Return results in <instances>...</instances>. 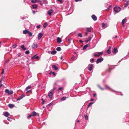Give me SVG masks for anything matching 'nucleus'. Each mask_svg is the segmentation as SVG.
I'll list each match as a JSON object with an SVG mask.
<instances>
[{
    "mask_svg": "<svg viewBox=\"0 0 129 129\" xmlns=\"http://www.w3.org/2000/svg\"><path fill=\"white\" fill-rule=\"evenodd\" d=\"M22 97L21 96H19L18 97V98L17 99V101L19 100H21V99H22Z\"/></svg>",
    "mask_w": 129,
    "mask_h": 129,
    "instance_id": "obj_29",
    "label": "nucleus"
},
{
    "mask_svg": "<svg viewBox=\"0 0 129 129\" xmlns=\"http://www.w3.org/2000/svg\"><path fill=\"white\" fill-rule=\"evenodd\" d=\"M9 107L10 108H12L14 106V105L12 104H9L8 105Z\"/></svg>",
    "mask_w": 129,
    "mask_h": 129,
    "instance_id": "obj_25",
    "label": "nucleus"
},
{
    "mask_svg": "<svg viewBox=\"0 0 129 129\" xmlns=\"http://www.w3.org/2000/svg\"><path fill=\"white\" fill-rule=\"evenodd\" d=\"M57 43L58 44L60 43L61 42V40L60 38L59 37H58L57 39Z\"/></svg>",
    "mask_w": 129,
    "mask_h": 129,
    "instance_id": "obj_12",
    "label": "nucleus"
},
{
    "mask_svg": "<svg viewBox=\"0 0 129 129\" xmlns=\"http://www.w3.org/2000/svg\"><path fill=\"white\" fill-rule=\"evenodd\" d=\"M34 58H35L36 59H39V57L37 55H36L31 57V59L33 60L34 59Z\"/></svg>",
    "mask_w": 129,
    "mask_h": 129,
    "instance_id": "obj_6",
    "label": "nucleus"
},
{
    "mask_svg": "<svg viewBox=\"0 0 129 129\" xmlns=\"http://www.w3.org/2000/svg\"><path fill=\"white\" fill-rule=\"evenodd\" d=\"M89 67L88 68V70L89 71H91L92 69L93 66L92 64H89Z\"/></svg>",
    "mask_w": 129,
    "mask_h": 129,
    "instance_id": "obj_10",
    "label": "nucleus"
},
{
    "mask_svg": "<svg viewBox=\"0 0 129 129\" xmlns=\"http://www.w3.org/2000/svg\"><path fill=\"white\" fill-rule=\"evenodd\" d=\"M84 117H85V119L86 120H88V116L87 115H85Z\"/></svg>",
    "mask_w": 129,
    "mask_h": 129,
    "instance_id": "obj_36",
    "label": "nucleus"
},
{
    "mask_svg": "<svg viewBox=\"0 0 129 129\" xmlns=\"http://www.w3.org/2000/svg\"><path fill=\"white\" fill-rule=\"evenodd\" d=\"M91 37L90 36H89L88 38V40H89V41H90L91 40Z\"/></svg>",
    "mask_w": 129,
    "mask_h": 129,
    "instance_id": "obj_49",
    "label": "nucleus"
},
{
    "mask_svg": "<svg viewBox=\"0 0 129 129\" xmlns=\"http://www.w3.org/2000/svg\"><path fill=\"white\" fill-rule=\"evenodd\" d=\"M71 58L73 60H75L76 59V57H72Z\"/></svg>",
    "mask_w": 129,
    "mask_h": 129,
    "instance_id": "obj_46",
    "label": "nucleus"
},
{
    "mask_svg": "<svg viewBox=\"0 0 129 129\" xmlns=\"http://www.w3.org/2000/svg\"><path fill=\"white\" fill-rule=\"evenodd\" d=\"M94 102L92 103H89V104L88 105V107H89L91 105L93 104L94 103Z\"/></svg>",
    "mask_w": 129,
    "mask_h": 129,
    "instance_id": "obj_34",
    "label": "nucleus"
},
{
    "mask_svg": "<svg viewBox=\"0 0 129 129\" xmlns=\"http://www.w3.org/2000/svg\"><path fill=\"white\" fill-rule=\"evenodd\" d=\"M56 50L58 51H60L61 50V48L60 47H58L57 48Z\"/></svg>",
    "mask_w": 129,
    "mask_h": 129,
    "instance_id": "obj_26",
    "label": "nucleus"
},
{
    "mask_svg": "<svg viewBox=\"0 0 129 129\" xmlns=\"http://www.w3.org/2000/svg\"><path fill=\"white\" fill-rule=\"evenodd\" d=\"M52 74L54 75H55V74L54 72H53L52 73Z\"/></svg>",
    "mask_w": 129,
    "mask_h": 129,
    "instance_id": "obj_60",
    "label": "nucleus"
},
{
    "mask_svg": "<svg viewBox=\"0 0 129 129\" xmlns=\"http://www.w3.org/2000/svg\"><path fill=\"white\" fill-rule=\"evenodd\" d=\"M89 41V40H87L85 41V42L86 43H87Z\"/></svg>",
    "mask_w": 129,
    "mask_h": 129,
    "instance_id": "obj_57",
    "label": "nucleus"
},
{
    "mask_svg": "<svg viewBox=\"0 0 129 129\" xmlns=\"http://www.w3.org/2000/svg\"><path fill=\"white\" fill-rule=\"evenodd\" d=\"M98 54L100 55H102L103 54V53L102 52H98Z\"/></svg>",
    "mask_w": 129,
    "mask_h": 129,
    "instance_id": "obj_42",
    "label": "nucleus"
},
{
    "mask_svg": "<svg viewBox=\"0 0 129 129\" xmlns=\"http://www.w3.org/2000/svg\"><path fill=\"white\" fill-rule=\"evenodd\" d=\"M32 116H33L32 115H28V118H30Z\"/></svg>",
    "mask_w": 129,
    "mask_h": 129,
    "instance_id": "obj_56",
    "label": "nucleus"
},
{
    "mask_svg": "<svg viewBox=\"0 0 129 129\" xmlns=\"http://www.w3.org/2000/svg\"><path fill=\"white\" fill-rule=\"evenodd\" d=\"M41 26L40 25H39L37 26L36 27L37 28H39Z\"/></svg>",
    "mask_w": 129,
    "mask_h": 129,
    "instance_id": "obj_48",
    "label": "nucleus"
},
{
    "mask_svg": "<svg viewBox=\"0 0 129 129\" xmlns=\"http://www.w3.org/2000/svg\"><path fill=\"white\" fill-rule=\"evenodd\" d=\"M21 48L24 50H25L26 49V48L23 45H22L21 46Z\"/></svg>",
    "mask_w": 129,
    "mask_h": 129,
    "instance_id": "obj_22",
    "label": "nucleus"
},
{
    "mask_svg": "<svg viewBox=\"0 0 129 129\" xmlns=\"http://www.w3.org/2000/svg\"><path fill=\"white\" fill-rule=\"evenodd\" d=\"M9 90L8 89H6L5 90V92L7 93H8V92H9Z\"/></svg>",
    "mask_w": 129,
    "mask_h": 129,
    "instance_id": "obj_45",
    "label": "nucleus"
},
{
    "mask_svg": "<svg viewBox=\"0 0 129 129\" xmlns=\"http://www.w3.org/2000/svg\"><path fill=\"white\" fill-rule=\"evenodd\" d=\"M66 97H63L61 99V101L64 100H66Z\"/></svg>",
    "mask_w": 129,
    "mask_h": 129,
    "instance_id": "obj_37",
    "label": "nucleus"
},
{
    "mask_svg": "<svg viewBox=\"0 0 129 129\" xmlns=\"http://www.w3.org/2000/svg\"><path fill=\"white\" fill-rule=\"evenodd\" d=\"M25 53L27 54H28L29 53V50H27L26 51Z\"/></svg>",
    "mask_w": 129,
    "mask_h": 129,
    "instance_id": "obj_40",
    "label": "nucleus"
},
{
    "mask_svg": "<svg viewBox=\"0 0 129 129\" xmlns=\"http://www.w3.org/2000/svg\"><path fill=\"white\" fill-rule=\"evenodd\" d=\"M21 53H18L17 54V55L18 57H20L21 56Z\"/></svg>",
    "mask_w": 129,
    "mask_h": 129,
    "instance_id": "obj_50",
    "label": "nucleus"
},
{
    "mask_svg": "<svg viewBox=\"0 0 129 129\" xmlns=\"http://www.w3.org/2000/svg\"><path fill=\"white\" fill-rule=\"evenodd\" d=\"M58 1H59L60 3H62V1L61 0H57Z\"/></svg>",
    "mask_w": 129,
    "mask_h": 129,
    "instance_id": "obj_51",
    "label": "nucleus"
},
{
    "mask_svg": "<svg viewBox=\"0 0 129 129\" xmlns=\"http://www.w3.org/2000/svg\"><path fill=\"white\" fill-rule=\"evenodd\" d=\"M28 31L27 30H24L23 31V34H28Z\"/></svg>",
    "mask_w": 129,
    "mask_h": 129,
    "instance_id": "obj_21",
    "label": "nucleus"
},
{
    "mask_svg": "<svg viewBox=\"0 0 129 129\" xmlns=\"http://www.w3.org/2000/svg\"><path fill=\"white\" fill-rule=\"evenodd\" d=\"M89 46H90L89 44H87L85 45H84V46L82 49L83 50H85L87 47H89Z\"/></svg>",
    "mask_w": 129,
    "mask_h": 129,
    "instance_id": "obj_11",
    "label": "nucleus"
},
{
    "mask_svg": "<svg viewBox=\"0 0 129 129\" xmlns=\"http://www.w3.org/2000/svg\"><path fill=\"white\" fill-rule=\"evenodd\" d=\"M22 97V98L24 97L25 96V94H23L21 95Z\"/></svg>",
    "mask_w": 129,
    "mask_h": 129,
    "instance_id": "obj_52",
    "label": "nucleus"
},
{
    "mask_svg": "<svg viewBox=\"0 0 129 129\" xmlns=\"http://www.w3.org/2000/svg\"><path fill=\"white\" fill-rule=\"evenodd\" d=\"M125 18H124L123 19L122 21V24L123 26L124 25V23L125 22Z\"/></svg>",
    "mask_w": 129,
    "mask_h": 129,
    "instance_id": "obj_24",
    "label": "nucleus"
},
{
    "mask_svg": "<svg viewBox=\"0 0 129 129\" xmlns=\"http://www.w3.org/2000/svg\"><path fill=\"white\" fill-rule=\"evenodd\" d=\"M79 42H80V43H82L83 42L81 40H79Z\"/></svg>",
    "mask_w": 129,
    "mask_h": 129,
    "instance_id": "obj_58",
    "label": "nucleus"
},
{
    "mask_svg": "<svg viewBox=\"0 0 129 129\" xmlns=\"http://www.w3.org/2000/svg\"><path fill=\"white\" fill-rule=\"evenodd\" d=\"M53 12V11L52 9H50L47 12V13L49 16L51 15V14Z\"/></svg>",
    "mask_w": 129,
    "mask_h": 129,
    "instance_id": "obj_4",
    "label": "nucleus"
},
{
    "mask_svg": "<svg viewBox=\"0 0 129 129\" xmlns=\"http://www.w3.org/2000/svg\"><path fill=\"white\" fill-rule=\"evenodd\" d=\"M105 87L106 88H108L110 90H112L107 85H105Z\"/></svg>",
    "mask_w": 129,
    "mask_h": 129,
    "instance_id": "obj_38",
    "label": "nucleus"
},
{
    "mask_svg": "<svg viewBox=\"0 0 129 129\" xmlns=\"http://www.w3.org/2000/svg\"><path fill=\"white\" fill-rule=\"evenodd\" d=\"M38 46V45L36 43H34L33 44L32 46L31 47L33 49L36 48Z\"/></svg>",
    "mask_w": 129,
    "mask_h": 129,
    "instance_id": "obj_2",
    "label": "nucleus"
},
{
    "mask_svg": "<svg viewBox=\"0 0 129 129\" xmlns=\"http://www.w3.org/2000/svg\"><path fill=\"white\" fill-rule=\"evenodd\" d=\"M31 2L33 3H35L36 2H40V0H31Z\"/></svg>",
    "mask_w": 129,
    "mask_h": 129,
    "instance_id": "obj_16",
    "label": "nucleus"
},
{
    "mask_svg": "<svg viewBox=\"0 0 129 129\" xmlns=\"http://www.w3.org/2000/svg\"><path fill=\"white\" fill-rule=\"evenodd\" d=\"M13 93V92L12 90L9 91V92L8 93V95H10L11 94H12Z\"/></svg>",
    "mask_w": 129,
    "mask_h": 129,
    "instance_id": "obj_19",
    "label": "nucleus"
},
{
    "mask_svg": "<svg viewBox=\"0 0 129 129\" xmlns=\"http://www.w3.org/2000/svg\"><path fill=\"white\" fill-rule=\"evenodd\" d=\"M117 36H116L115 37H114L113 38V39H114V38H117Z\"/></svg>",
    "mask_w": 129,
    "mask_h": 129,
    "instance_id": "obj_64",
    "label": "nucleus"
},
{
    "mask_svg": "<svg viewBox=\"0 0 129 129\" xmlns=\"http://www.w3.org/2000/svg\"><path fill=\"white\" fill-rule=\"evenodd\" d=\"M129 5V1H127V2L125 4L124 6V7H126Z\"/></svg>",
    "mask_w": 129,
    "mask_h": 129,
    "instance_id": "obj_23",
    "label": "nucleus"
},
{
    "mask_svg": "<svg viewBox=\"0 0 129 129\" xmlns=\"http://www.w3.org/2000/svg\"><path fill=\"white\" fill-rule=\"evenodd\" d=\"M52 103H51L49 104V106H51V105H52Z\"/></svg>",
    "mask_w": 129,
    "mask_h": 129,
    "instance_id": "obj_61",
    "label": "nucleus"
},
{
    "mask_svg": "<svg viewBox=\"0 0 129 129\" xmlns=\"http://www.w3.org/2000/svg\"><path fill=\"white\" fill-rule=\"evenodd\" d=\"M94 100V99H91L90 100L91 101H92Z\"/></svg>",
    "mask_w": 129,
    "mask_h": 129,
    "instance_id": "obj_59",
    "label": "nucleus"
},
{
    "mask_svg": "<svg viewBox=\"0 0 129 129\" xmlns=\"http://www.w3.org/2000/svg\"><path fill=\"white\" fill-rule=\"evenodd\" d=\"M90 61L91 62H93L94 61V59L93 58H91L90 60Z\"/></svg>",
    "mask_w": 129,
    "mask_h": 129,
    "instance_id": "obj_39",
    "label": "nucleus"
},
{
    "mask_svg": "<svg viewBox=\"0 0 129 129\" xmlns=\"http://www.w3.org/2000/svg\"><path fill=\"white\" fill-rule=\"evenodd\" d=\"M33 9H36L37 8V6L36 4L33 5H32Z\"/></svg>",
    "mask_w": 129,
    "mask_h": 129,
    "instance_id": "obj_18",
    "label": "nucleus"
},
{
    "mask_svg": "<svg viewBox=\"0 0 129 129\" xmlns=\"http://www.w3.org/2000/svg\"><path fill=\"white\" fill-rule=\"evenodd\" d=\"M108 26L107 24V23H102V27L104 28H106Z\"/></svg>",
    "mask_w": 129,
    "mask_h": 129,
    "instance_id": "obj_13",
    "label": "nucleus"
},
{
    "mask_svg": "<svg viewBox=\"0 0 129 129\" xmlns=\"http://www.w3.org/2000/svg\"><path fill=\"white\" fill-rule=\"evenodd\" d=\"M98 87H99L101 90H103L104 89V88H103L101 87L99 85H98Z\"/></svg>",
    "mask_w": 129,
    "mask_h": 129,
    "instance_id": "obj_44",
    "label": "nucleus"
},
{
    "mask_svg": "<svg viewBox=\"0 0 129 129\" xmlns=\"http://www.w3.org/2000/svg\"><path fill=\"white\" fill-rule=\"evenodd\" d=\"M31 88V86H28L27 87H26V88H25V90H27L28 89H30Z\"/></svg>",
    "mask_w": 129,
    "mask_h": 129,
    "instance_id": "obj_33",
    "label": "nucleus"
},
{
    "mask_svg": "<svg viewBox=\"0 0 129 129\" xmlns=\"http://www.w3.org/2000/svg\"><path fill=\"white\" fill-rule=\"evenodd\" d=\"M47 25V23L45 22L43 25V27L45 28Z\"/></svg>",
    "mask_w": 129,
    "mask_h": 129,
    "instance_id": "obj_31",
    "label": "nucleus"
},
{
    "mask_svg": "<svg viewBox=\"0 0 129 129\" xmlns=\"http://www.w3.org/2000/svg\"><path fill=\"white\" fill-rule=\"evenodd\" d=\"M33 14H35L36 13V12L34 11H33Z\"/></svg>",
    "mask_w": 129,
    "mask_h": 129,
    "instance_id": "obj_62",
    "label": "nucleus"
},
{
    "mask_svg": "<svg viewBox=\"0 0 129 129\" xmlns=\"http://www.w3.org/2000/svg\"><path fill=\"white\" fill-rule=\"evenodd\" d=\"M63 88L62 87H60L58 89L60 90H62L63 89Z\"/></svg>",
    "mask_w": 129,
    "mask_h": 129,
    "instance_id": "obj_47",
    "label": "nucleus"
},
{
    "mask_svg": "<svg viewBox=\"0 0 129 129\" xmlns=\"http://www.w3.org/2000/svg\"><path fill=\"white\" fill-rule=\"evenodd\" d=\"M96 94L95 93H94L93 94V96L94 97L96 96Z\"/></svg>",
    "mask_w": 129,
    "mask_h": 129,
    "instance_id": "obj_54",
    "label": "nucleus"
},
{
    "mask_svg": "<svg viewBox=\"0 0 129 129\" xmlns=\"http://www.w3.org/2000/svg\"><path fill=\"white\" fill-rule=\"evenodd\" d=\"M51 52L52 54L54 55L56 53V51L55 50H53Z\"/></svg>",
    "mask_w": 129,
    "mask_h": 129,
    "instance_id": "obj_20",
    "label": "nucleus"
},
{
    "mask_svg": "<svg viewBox=\"0 0 129 129\" xmlns=\"http://www.w3.org/2000/svg\"><path fill=\"white\" fill-rule=\"evenodd\" d=\"M31 91V90H29V91H27L26 92V93H28V92H30V91Z\"/></svg>",
    "mask_w": 129,
    "mask_h": 129,
    "instance_id": "obj_63",
    "label": "nucleus"
},
{
    "mask_svg": "<svg viewBox=\"0 0 129 129\" xmlns=\"http://www.w3.org/2000/svg\"><path fill=\"white\" fill-rule=\"evenodd\" d=\"M91 17L94 21H96L97 20L96 17L94 15H93L91 16Z\"/></svg>",
    "mask_w": 129,
    "mask_h": 129,
    "instance_id": "obj_7",
    "label": "nucleus"
},
{
    "mask_svg": "<svg viewBox=\"0 0 129 129\" xmlns=\"http://www.w3.org/2000/svg\"><path fill=\"white\" fill-rule=\"evenodd\" d=\"M27 34L30 37H31L32 36V33L30 31H28Z\"/></svg>",
    "mask_w": 129,
    "mask_h": 129,
    "instance_id": "obj_27",
    "label": "nucleus"
},
{
    "mask_svg": "<svg viewBox=\"0 0 129 129\" xmlns=\"http://www.w3.org/2000/svg\"><path fill=\"white\" fill-rule=\"evenodd\" d=\"M53 94V93L52 91L49 92L48 93V95L50 98L51 99L52 98V96Z\"/></svg>",
    "mask_w": 129,
    "mask_h": 129,
    "instance_id": "obj_9",
    "label": "nucleus"
},
{
    "mask_svg": "<svg viewBox=\"0 0 129 129\" xmlns=\"http://www.w3.org/2000/svg\"><path fill=\"white\" fill-rule=\"evenodd\" d=\"M7 120L10 121V117H8L7 118Z\"/></svg>",
    "mask_w": 129,
    "mask_h": 129,
    "instance_id": "obj_53",
    "label": "nucleus"
},
{
    "mask_svg": "<svg viewBox=\"0 0 129 129\" xmlns=\"http://www.w3.org/2000/svg\"><path fill=\"white\" fill-rule=\"evenodd\" d=\"M17 46V44H16L14 45H12V46H13V48H15Z\"/></svg>",
    "mask_w": 129,
    "mask_h": 129,
    "instance_id": "obj_35",
    "label": "nucleus"
},
{
    "mask_svg": "<svg viewBox=\"0 0 129 129\" xmlns=\"http://www.w3.org/2000/svg\"><path fill=\"white\" fill-rule=\"evenodd\" d=\"M43 34L41 33H40L38 35V40H40L42 36H43Z\"/></svg>",
    "mask_w": 129,
    "mask_h": 129,
    "instance_id": "obj_5",
    "label": "nucleus"
},
{
    "mask_svg": "<svg viewBox=\"0 0 129 129\" xmlns=\"http://www.w3.org/2000/svg\"><path fill=\"white\" fill-rule=\"evenodd\" d=\"M86 30L88 32H90L91 31L90 29L89 28H87L86 29Z\"/></svg>",
    "mask_w": 129,
    "mask_h": 129,
    "instance_id": "obj_30",
    "label": "nucleus"
},
{
    "mask_svg": "<svg viewBox=\"0 0 129 129\" xmlns=\"http://www.w3.org/2000/svg\"><path fill=\"white\" fill-rule=\"evenodd\" d=\"M37 113L35 112H33V114L32 115L33 116H35L36 115Z\"/></svg>",
    "mask_w": 129,
    "mask_h": 129,
    "instance_id": "obj_32",
    "label": "nucleus"
},
{
    "mask_svg": "<svg viewBox=\"0 0 129 129\" xmlns=\"http://www.w3.org/2000/svg\"><path fill=\"white\" fill-rule=\"evenodd\" d=\"M103 58L102 57H100V58L97 59L96 61V63H99L103 61Z\"/></svg>",
    "mask_w": 129,
    "mask_h": 129,
    "instance_id": "obj_3",
    "label": "nucleus"
},
{
    "mask_svg": "<svg viewBox=\"0 0 129 129\" xmlns=\"http://www.w3.org/2000/svg\"><path fill=\"white\" fill-rule=\"evenodd\" d=\"M4 69H3V71H2V74H3L4 72Z\"/></svg>",
    "mask_w": 129,
    "mask_h": 129,
    "instance_id": "obj_55",
    "label": "nucleus"
},
{
    "mask_svg": "<svg viewBox=\"0 0 129 129\" xmlns=\"http://www.w3.org/2000/svg\"><path fill=\"white\" fill-rule=\"evenodd\" d=\"M120 10V8L119 7H116L114 8V10L116 13L119 12Z\"/></svg>",
    "mask_w": 129,
    "mask_h": 129,
    "instance_id": "obj_1",
    "label": "nucleus"
},
{
    "mask_svg": "<svg viewBox=\"0 0 129 129\" xmlns=\"http://www.w3.org/2000/svg\"><path fill=\"white\" fill-rule=\"evenodd\" d=\"M3 114L6 117L8 116L9 114V113L7 112H4Z\"/></svg>",
    "mask_w": 129,
    "mask_h": 129,
    "instance_id": "obj_8",
    "label": "nucleus"
},
{
    "mask_svg": "<svg viewBox=\"0 0 129 129\" xmlns=\"http://www.w3.org/2000/svg\"><path fill=\"white\" fill-rule=\"evenodd\" d=\"M78 36L80 37H82V34L81 33H79L78 34Z\"/></svg>",
    "mask_w": 129,
    "mask_h": 129,
    "instance_id": "obj_41",
    "label": "nucleus"
},
{
    "mask_svg": "<svg viewBox=\"0 0 129 129\" xmlns=\"http://www.w3.org/2000/svg\"><path fill=\"white\" fill-rule=\"evenodd\" d=\"M94 56L95 57H99L100 55L99 54H94Z\"/></svg>",
    "mask_w": 129,
    "mask_h": 129,
    "instance_id": "obj_43",
    "label": "nucleus"
},
{
    "mask_svg": "<svg viewBox=\"0 0 129 129\" xmlns=\"http://www.w3.org/2000/svg\"><path fill=\"white\" fill-rule=\"evenodd\" d=\"M111 46H109V47L108 49L107 50V52L109 54H110L111 53L110 50L111 49Z\"/></svg>",
    "mask_w": 129,
    "mask_h": 129,
    "instance_id": "obj_15",
    "label": "nucleus"
},
{
    "mask_svg": "<svg viewBox=\"0 0 129 129\" xmlns=\"http://www.w3.org/2000/svg\"><path fill=\"white\" fill-rule=\"evenodd\" d=\"M118 52V51L117 50V49L116 48H114V49L113 50V53L114 54H116V53Z\"/></svg>",
    "mask_w": 129,
    "mask_h": 129,
    "instance_id": "obj_14",
    "label": "nucleus"
},
{
    "mask_svg": "<svg viewBox=\"0 0 129 129\" xmlns=\"http://www.w3.org/2000/svg\"><path fill=\"white\" fill-rule=\"evenodd\" d=\"M44 3L45 4H47L48 3V1L47 0H44L43 1Z\"/></svg>",
    "mask_w": 129,
    "mask_h": 129,
    "instance_id": "obj_28",
    "label": "nucleus"
},
{
    "mask_svg": "<svg viewBox=\"0 0 129 129\" xmlns=\"http://www.w3.org/2000/svg\"><path fill=\"white\" fill-rule=\"evenodd\" d=\"M52 67L53 68H54V70H55L56 71L58 69V68H57L56 66V65H53L52 66Z\"/></svg>",
    "mask_w": 129,
    "mask_h": 129,
    "instance_id": "obj_17",
    "label": "nucleus"
}]
</instances>
